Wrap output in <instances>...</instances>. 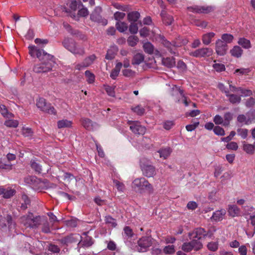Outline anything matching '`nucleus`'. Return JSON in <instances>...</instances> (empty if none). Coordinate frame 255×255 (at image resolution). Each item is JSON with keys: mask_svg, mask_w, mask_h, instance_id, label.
I'll list each match as a JSON object with an SVG mask.
<instances>
[{"mask_svg": "<svg viewBox=\"0 0 255 255\" xmlns=\"http://www.w3.org/2000/svg\"><path fill=\"white\" fill-rule=\"evenodd\" d=\"M172 152L171 149L170 147H166L162 148L158 150V152L159 154L160 157L163 159L167 158L171 154Z\"/></svg>", "mask_w": 255, "mask_h": 255, "instance_id": "f704fd0d", "label": "nucleus"}, {"mask_svg": "<svg viewBox=\"0 0 255 255\" xmlns=\"http://www.w3.org/2000/svg\"><path fill=\"white\" fill-rule=\"evenodd\" d=\"M138 26L135 22H130L129 26V31L132 34H136L138 31Z\"/></svg>", "mask_w": 255, "mask_h": 255, "instance_id": "6e6d98bb", "label": "nucleus"}, {"mask_svg": "<svg viewBox=\"0 0 255 255\" xmlns=\"http://www.w3.org/2000/svg\"><path fill=\"white\" fill-rule=\"evenodd\" d=\"M162 62L164 66L168 68L172 67L175 65V60L173 57L163 58Z\"/></svg>", "mask_w": 255, "mask_h": 255, "instance_id": "2f4dec72", "label": "nucleus"}, {"mask_svg": "<svg viewBox=\"0 0 255 255\" xmlns=\"http://www.w3.org/2000/svg\"><path fill=\"white\" fill-rule=\"evenodd\" d=\"M125 15L126 14L124 12L117 11L114 14V17L116 20H118V21H120V20L123 19Z\"/></svg>", "mask_w": 255, "mask_h": 255, "instance_id": "e2e57ef3", "label": "nucleus"}, {"mask_svg": "<svg viewBox=\"0 0 255 255\" xmlns=\"http://www.w3.org/2000/svg\"><path fill=\"white\" fill-rule=\"evenodd\" d=\"M21 130L22 134L25 137H31L33 135V131L30 128L23 127Z\"/></svg>", "mask_w": 255, "mask_h": 255, "instance_id": "3c124183", "label": "nucleus"}, {"mask_svg": "<svg viewBox=\"0 0 255 255\" xmlns=\"http://www.w3.org/2000/svg\"><path fill=\"white\" fill-rule=\"evenodd\" d=\"M233 118L232 114L230 112H227L225 114L224 116V126H228L230 124V121L232 120Z\"/></svg>", "mask_w": 255, "mask_h": 255, "instance_id": "49530a36", "label": "nucleus"}, {"mask_svg": "<svg viewBox=\"0 0 255 255\" xmlns=\"http://www.w3.org/2000/svg\"><path fill=\"white\" fill-rule=\"evenodd\" d=\"M191 11L196 13H208L214 10L213 7L211 6H195L193 7H188Z\"/></svg>", "mask_w": 255, "mask_h": 255, "instance_id": "aec40b11", "label": "nucleus"}, {"mask_svg": "<svg viewBox=\"0 0 255 255\" xmlns=\"http://www.w3.org/2000/svg\"><path fill=\"white\" fill-rule=\"evenodd\" d=\"M135 247H131V249L139 253L146 252L152 244V239L150 237H142L134 243Z\"/></svg>", "mask_w": 255, "mask_h": 255, "instance_id": "7ed1b4c3", "label": "nucleus"}, {"mask_svg": "<svg viewBox=\"0 0 255 255\" xmlns=\"http://www.w3.org/2000/svg\"><path fill=\"white\" fill-rule=\"evenodd\" d=\"M213 131L216 134L218 135H224L225 134L224 129L219 126L214 127Z\"/></svg>", "mask_w": 255, "mask_h": 255, "instance_id": "bf43d9fd", "label": "nucleus"}, {"mask_svg": "<svg viewBox=\"0 0 255 255\" xmlns=\"http://www.w3.org/2000/svg\"><path fill=\"white\" fill-rule=\"evenodd\" d=\"M79 237L78 234H71L60 239V242L62 244L68 246L70 244L77 242Z\"/></svg>", "mask_w": 255, "mask_h": 255, "instance_id": "6ab92c4d", "label": "nucleus"}, {"mask_svg": "<svg viewBox=\"0 0 255 255\" xmlns=\"http://www.w3.org/2000/svg\"><path fill=\"white\" fill-rule=\"evenodd\" d=\"M218 242H211L207 244V247L209 250L216 252L218 249Z\"/></svg>", "mask_w": 255, "mask_h": 255, "instance_id": "09e8293b", "label": "nucleus"}, {"mask_svg": "<svg viewBox=\"0 0 255 255\" xmlns=\"http://www.w3.org/2000/svg\"><path fill=\"white\" fill-rule=\"evenodd\" d=\"M213 53V50L210 48H202L198 49L190 53V55L196 57H208L211 56Z\"/></svg>", "mask_w": 255, "mask_h": 255, "instance_id": "9b49d317", "label": "nucleus"}, {"mask_svg": "<svg viewBox=\"0 0 255 255\" xmlns=\"http://www.w3.org/2000/svg\"><path fill=\"white\" fill-rule=\"evenodd\" d=\"M89 14V11L87 8L81 6L78 10L77 15L75 13H73L71 12L70 16L75 20H78L79 17H86Z\"/></svg>", "mask_w": 255, "mask_h": 255, "instance_id": "5701e85b", "label": "nucleus"}, {"mask_svg": "<svg viewBox=\"0 0 255 255\" xmlns=\"http://www.w3.org/2000/svg\"><path fill=\"white\" fill-rule=\"evenodd\" d=\"M30 165L31 168L34 170V171L38 173H41L42 172V166L39 164V163L36 162L34 160H31L30 161Z\"/></svg>", "mask_w": 255, "mask_h": 255, "instance_id": "4c0bfd02", "label": "nucleus"}, {"mask_svg": "<svg viewBox=\"0 0 255 255\" xmlns=\"http://www.w3.org/2000/svg\"><path fill=\"white\" fill-rule=\"evenodd\" d=\"M22 200L23 203H21L20 208L21 210H25L27 208V205H29L30 201L28 196L24 194L22 196Z\"/></svg>", "mask_w": 255, "mask_h": 255, "instance_id": "ea45409f", "label": "nucleus"}, {"mask_svg": "<svg viewBox=\"0 0 255 255\" xmlns=\"http://www.w3.org/2000/svg\"><path fill=\"white\" fill-rule=\"evenodd\" d=\"M132 187L135 191L142 193L145 190L149 192L153 191V187L151 184L144 177L137 178L132 183Z\"/></svg>", "mask_w": 255, "mask_h": 255, "instance_id": "20e7f679", "label": "nucleus"}, {"mask_svg": "<svg viewBox=\"0 0 255 255\" xmlns=\"http://www.w3.org/2000/svg\"><path fill=\"white\" fill-rule=\"evenodd\" d=\"M244 150L249 154H253L255 150V145L251 144H244Z\"/></svg>", "mask_w": 255, "mask_h": 255, "instance_id": "37998d69", "label": "nucleus"}, {"mask_svg": "<svg viewBox=\"0 0 255 255\" xmlns=\"http://www.w3.org/2000/svg\"><path fill=\"white\" fill-rule=\"evenodd\" d=\"M96 59L95 55H91L88 57L86 58L83 62V67H88L91 65Z\"/></svg>", "mask_w": 255, "mask_h": 255, "instance_id": "58836bf2", "label": "nucleus"}, {"mask_svg": "<svg viewBox=\"0 0 255 255\" xmlns=\"http://www.w3.org/2000/svg\"><path fill=\"white\" fill-rule=\"evenodd\" d=\"M83 4L81 2H78L76 0H72L70 4V8L74 11H75L77 8H80L81 6H83Z\"/></svg>", "mask_w": 255, "mask_h": 255, "instance_id": "de8ad7c7", "label": "nucleus"}, {"mask_svg": "<svg viewBox=\"0 0 255 255\" xmlns=\"http://www.w3.org/2000/svg\"><path fill=\"white\" fill-rule=\"evenodd\" d=\"M83 235L86 236L84 239H82V237L80 236L79 237L81 240L78 244L77 247L78 252H80L81 248H89L94 244V241L92 238L87 236V233L85 232L83 233Z\"/></svg>", "mask_w": 255, "mask_h": 255, "instance_id": "ddd939ff", "label": "nucleus"}, {"mask_svg": "<svg viewBox=\"0 0 255 255\" xmlns=\"http://www.w3.org/2000/svg\"><path fill=\"white\" fill-rule=\"evenodd\" d=\"M116 26L117 30L121 32H125L128 28L127 23L122 21L117 22Z\"/></svg>", "mask_w": 255, "mask_h": 255, "instance_id": "e433bc0d", "label": "nucleus"}, {"mask_svg": "<svg viewBox=\"0 0 255 255\" xmlns=\"http://www.w3.org/2000/svg\"><path fill=\"white\" fill-rule=\"evenodd\" d=\"M226 210L222 209L214 212L211 219L215 221H219L223 219V216L226 214Z\"/></svg>", "mask_w": 255, "mask_h": 255, "instance_id": "a878e982", "label": "nucleus"}, {"mask_svg": "<svg viewBox=\"0 0 255 255\" xmlns=\"http://www.w3.org/2000/svg\"><path fill=\"white\" fill-rule=\"evenodd\" d=\"M39 179L35 176H29L25 179V181L28 184L34 185L35 183L39 182Z\"/></svg>", "mask_w": 255, "mask_h": 255, "instance_id": "864d4df0", "label": "nucleus"}, {"mask_svg": "<svg viewBox=\"0 0 255 255\" xmlns=\"http://www.w3.org/2000/svg\"><path fill=\"white\" fill-rule=\"evenodd\" d=\"M20 222L26 228L31 229H37L41 225V231L45 234L50 233L53 226V223L49 222L46 217L34 216L31 212L22 216L20 218Z\"/></svg>", "mask_w": 255, "mask_h": 255, "instance_id": "f03ea898", "label": "nucleus"}, {"mask_svg": "<svg viewBox=\"0 0 255 255\" xmlns=\"http://www.w3.org/2000/svg\"><path fill=\"white\" fill-rule=\"evenodd\" d=\"M228 212L231 216L234 217L240 215V210L236 205H229Z\"/></svg>", "mask_w": 255, "mask_h": 255, "instance_id": "c85d7f7f", "label": "nucleus"}, {"mask_svg": "<svg viewBox=\"0 0 255 255\" xmlns=\"http://www.w3.org/2000/svg\"><path fill=\"white\" fill-rule=\"evenodd\" d=\"M36 106L43 112L49 114L55 115L56 113L54 108L51 106L50 104H47L43 98H39L36 103Z\"/></svg>", "mask_w": 255, "mask_h": 255, "instance_id": "1a4fd4ad", "label": "nucleus"}, {"mask_svg": "<svg viewBox=\"0 0 255 255\" xmlns=\"http://www.w3.org/2000/svg\"><path fill=\"white\" fill-rule=\"evenodd\" d=\"M174 124L172 121H167L163 123V128L166 130L170 129L173 127Z\"/></svg>", "mask_w": 255, "mask_h": 255, "instance_id": "338daca9", "label": "nucleus"}, {"mask_svg": "<svg viewBox=\"0 0 255 255\" xmlns=\"http://www.w3.org/2000/svg\"><path fill=\"white\" fill-rule=\"evenodd\" d=\"M0 226L3 228L8 226L9 230L14 229L15 224L13 222L11 215L7 214L6 216H0Z\"/></svg>", "mask_w": 255, "mask_h": 255, "instance_id": "4468645a", "label": "nucleus"}, {"mask_svg": "<svg viewBox=\"0 0 255 255\" xmlns=\"http://www.w3.org/2000/svg\"><path fill=\"white\" fill-rule=\"evenodd\" d=\"M131 110L138 116H142L145 113V109L140 105H137L135 107H132Z\"/></svg>", "mask_w": 255, "mask_h": 255, "instance_id": "a18cd8bd", "label": "nucleus"}, {"mask_svg": "<svg viewBox=\"0 0 255 255\" xmlns=\"http://www.w3.org/2000/svg\"><path fill=\"white\" fill-rule=\"evenodd\" d=\"M228 49V45L222 40L219 39L216 41L215 50L218 55H224L227 53Z\"/></svg>", "mask_w": 255, "mask_h": 255, "instance_id": "2eb2a0df", "label": "nucleus"}, {"mask_svg": "<svg viewBox=\"0 0 255 255\" xmlns=\"http://www.w3.org/2000/svg\"><path fill=\"white\" fill-rule=\"evenodd\" d=\"M72 122L67 120H62L58 121L57 127L59 128H69L72 126Z\"/></svg>", "mask_w": 255, "mask_h": 255, "instance_id": "c9c22d12", "label": "nucleus"}, {"mask_svg": "<svg viewBox=\"0 0 255 255\" xmlns=\"http://www.w3.org/2000/svg\"><path fill=\"white\" fill-rule=\"evenodd\" d=\"M171 95L172 96L174 101L175 102H178L180 99L184 97V95L183 91L181 90L179 87L174 86L171 90Z\"/></svg>", "mask_w": 255, "mask_h": 255, "instance_id": "a211bd4d", "label": "nucleus"}, {"mask_svg": "<svg viewBox=\"0 0 255 255\" xmlns=\"http://www.w3.org/2000/svg\"><path fill=\"white\" fill-rule=\"evenodd\" d=\"M85 76L87 78V81L89 83H93L95 81V76L90 71H85Z\"/></svg>", "mask_w": 255, "mask_h": 255, "instance_id": "5fc2aeb1", "label": "nucleus"}, {"mask_svg": "<svg viewBox=\"0 0 255 255\" xmlns=\"http://www.w3.org/2000/svg\"><path fill=\"white\" fill-rule=\"evenodd\" d=\"M141 168L143 175L147 177H153L156 174L155 168L151 165L143 164Z\"/></svg>", "mask_w": 255, "mask_h": 255, "instance_id": "f3484780", "label": "nucleus"}, {"mask_svg": "<svg viewBox=\"0 0 255 255\" xmlns=\"http://www.w3.org/2000/svg\"><path fill=\"white\" fill-rule=\"evenodd\" d=\"M123 236L125 240V243L129 248L134 247V242L136 240V235L133 233L132 229L128 226L124 228Z\"/></svg>", "mask_w": 255, "mask_h": 255, "instance_id": "423d86ee", "label": "nucleus"}, {"mask_svg": "<svg viewBox=\"0 0 255 255\" xmlns=\"http://www.w3.org/2000/svg\"><path fill=\"white\" fill-rule=\"evenodd\" d=\"M29 54L32 57H36L41 62L36 64L33 67V71L35 73H46L52 70L55 64L54 56L45 52L40 47L35 45L28 46Z\"/></svg>", "mask_w": 255, "mask_h": 255, "instance_id": "f257e3e1", "label": "nucleus"}, {"mask_svg": "<svg viewBox=\"0 0 255 255\" xmlns=\"http://www.w3.org/2000/svg\"><path fill=\"white\" fill-rule=\"evenodd\" d=\"M105 222L106 224H109L112 227H115L117 226L116 220L110 216L106 217Z\"/></svg>", "mask_w": 255, "mask_h": 255, "instance_id": "603ef678", "label": "nucleus"}, {"mask_svg": "<svg viewBox=\"0 0 255 255\" xmlns=\"http://www.w3.org/2000/svg\"><path fill=\"white\" fill-rule=\"evenodd\" d=\"M163 44L166 47L169 51L173 54H176L177 53L176 48L181 46L182 45H185L187 43L186 39H183L182 41L180 39H177L175 41L170 42L167 40L164 39L162 41Z\"/></svg>", "mask_w": 255, "mask_h": 255, "instance_id": "0eeeda50", "label": "nucleus"}, {"mask_svg": "<svg viewBox=\"0 0 255 255\" xmlns=\"http://www.w3.org/2000/svg\"><path fill=\"white\" fill-rule=\"evenodd\" d=\"M218 88L223 93H224L227 96L229 93V90L227 88L225 85L222 83H219L218 85Z\"/></svg>", "mask_w": 255, "mask_h": 255, "instance_id": "774afa93", "label": "nucleus"}, {"mask_svg": "<svg viewBox=\"0 0 255 255\" xmlns=\"http://www.w3.org/2000/svg\"><path fill=\"white\" fill-rule=\"evenodd\" d=\"M229 98V101L233 104H239L241 102V98L240 96L237 95L230 94V93L226 96Z\"/></svg>", "mask_w": 255, "mask_h": 255, "instance_id": "7c9ffc66", "label": "nucleus"}, {"mask_svg": "<svg viewBox=\"0 0 255 255\" xmlns=\"http://www.w3.org/2000/svg\"><path fill=\"white\" fill-rule=\"evenodd\" d=\"M144 51L149 54H153L154 51V46L150 42H146L143 46Z\"/></svg>", "mask_w": 255, "mask_h": 255, "instance_id": "a19ab883", "label": "nucleus"}, {"mask_svg": "<svg viewBox=\"0 0 255 255\" xmlns=\"http://www.w3.org/2000/svg\"><path fill=\"white\" fill-rule=\"evenodd\" d=\"M174 246L173 245H169L166 246L163 249V252L166 254H172L175 252Z\"/></svg>", "mask_w": 255, "mask_h": 255, "instance_id": "4d7b16f0", "label": "nucleus"}, {"mask_svg": "<svg viewBox=\"0 0 255 255\" xmlns=\"http://www.w3.org/2000/svg\"><path fill=\"white\" fill-rule=\"evenodd\" d=\"M199 124V122H195L193 124L187 125L186 128L188 131H192L198 127Z\"/></svg>", "mask_w": 255, "mask_h": 255, "instance_id": "69168bd1", "label": "nucleus"}, {"mask_svg": "<svg viewBox=\"0 0 255 255\" xmlns=\"http://www.w3.org/2000/svg\"><path fill=\"white\" fill-rule=\"evenodd\" d=\"M128 123L129 125L130 129L135 134L143 135L145 133V127L141 126L139 122L129 121Z\"/></svg>", "mask_w": 255, "mask_h": 255, "instance_id": "9d476101", "label": "nucleus"}, {"mask_svg": "<svg viewBox=\"0 0 255 255\" xmlns=\"http://www.w3.org/2000/svg\"><path fill=\"white\" fill-rule=\"evenodd\" d=\"M64 47L73 54L83 55L85 53L83 47L78 45L72 39L66 38L62 42Z\"/></svg>", "mask_w": 255, "mask_h": 255, "instance_id": "39448f33", "label": "nucleus"}, {"mask_svg": "<svg viewBox=\"0 0 255 255\" xmlns=\"http://www.w3.org/2000/svg\"><path fill=\"white\" fill-rule=\"evenodd\" d=\"M139 17L140 13L138 11H131L128 14V19L130 22L137 21Z\"/></svg>", "mask_w": 255, "mask_h": 255, "instance_id": "473e14b6", "label": "nucleus"}, {"mask_svg": "<svg viewBox=\"0 0 255 255\" xmlns=\"http://www.w3.org/2000/svg\"><path fill=\"white\" fill-rule=\"evenodd\" d=\"M243 53V50L239 46H234L233 48L231 49L230 53L232 56L236 58H240L242 56Z\"/></svg>", "mask_w": 255, "mask_h": 255, "instance_id": "bb28decb", "label": "nucleus"}, {"mask_svg": "<svg viewBox=\"0 0 255 255\" xmlns=\"http://www.w3.org/2000/svg\"><path fill=\"white\" fill-rule=\"evenodd\" d=\"M63 26L68 32L72 35L78 37L80 39L84 40L85 39V36L81 32L77 30H74L71 28V26L67 23H63Z\"/></svg>", "mask_w": 255, "mask_h": 255, "instance_id": "412c9836", "label": "nucleus"}, {"mask_svg": "<svg viewBox=\"0 0 255 255\" xmlns=\"http://www.w3.org/2000/svg\"><path fill=\"white\" fill-rule=\"evenodd\" d=\"M138 40L139 39L136 36L131 35L128 37L127 42L129 46L134 47L137 44Z\"/></svg>", "mask_w": 255, "mask_h": 255, "instance_id": "79ce46f5", "label": "nucleus"}, {"mask_svg": "<svg viewBox=\"0 0 255 255\" xmlns=\"http://www.w3.org/2000/svg\"><path fill=\"white\" fill-rule=\"evenodd\" d=\"M48 250L54 253H58L60 252V249L57 246L50 244L48 247Z\"/></svg>", "mask_w": 255, "mask_h": 255, "instance_id": "0e129e2a", "label": "nucleus"}, {"mask_svg": "<svg viewBox=\"0 0 255 255\" xmlns=\"http://www.w3.org/2000/svg\"><path fill=\"white\" fill-rule=\"evenodd\" d=\"M215 34L214 32H209L204 34L202 36V42L205 45H209L212 40V39L215 36Z\"/></svg>", "mask_w": 255, "mask_h": 255, "instance_id": "c756f323", "label": "nucleus"}, {"mask_svg": "<svg viewBox=\"0 0 255 255\" xmlns=\"http://www.w3.org/2000/svg\"><path fill=\"white\" fill-rule=\"evenodd\" d=\"M213 67L217 72H222L225 70L224 65L221 63H215L213 65Z\"/></svg>", "mask_w": 255, "mask_h": 255, "instance_id": "680f3d73", "label": "nucleus"}, {"mask_svg": "<svg viewBox=\"0 0 255 255\" xmlns=\"http://www.w3.org/2000/svg\"><path fill=\"white\" fill-rule=\"evenodd\" d=\"M144 56L143 54L137 53L134 54L132 57L131 64L133 65H138L143 62Z\"/></svg>", "mask_w": 255, "mask_h": 255, "instance_id": "b1692460", "label": "nucleus"}, {"mask_svg": "<svg viewBox=\"0 0 255 255\" xmlns=\"http://www.w3.org/2000/svg\"><path fill=\"white\" fill-rule=\"evenodd\" d=\"M15 193V190L12 189H5L4 191V193L3 195V197L4 198H9L13 196Z\"/></svg>", "mask_w": 255, "mask_h": 255, "instance_id": "13d9d810", "label": "nucleus"}, {"mask_svg": "<svg viewBox=\"0 0 255 255\" xmlns=\"http://www.w3.org/2000/svg\"><path fill=\"white\" fill-rule=\"evenodd\" d=\"M248 130L245 128H239L237 129L238 134L243 138L245 139L248 135Z\"/></svg>", "mask_w": 255, "mask_h": 255, "instance_id": "052dcab7", "label": "nucleus"}, {"mask_svg": "<svg viewBox=\"0 0 255 255\" xmlns=\"http://www.w3.org/2000/svg\"><path fill=\"white\" fill-rule=\"evenodd\" d=\"M205 230L202 228H197L192 232L189 233L190 240H197L199 241L203 237H205Z\"/></svg>", "mask_w": 255, "mask_h": 255, "instance_id": "dca6fc26", "label": "nucleus"}, {"mask_svg": "<svg viewBox=\"0 0 255 255\" xmlns=\"http://www.w3.org/2000/svg\"><path fill=\"white\" fill-rule=\"evenodd\" d=\"M238 43L245 49H249L251 47L250 41L244 37L240 38Z\"/></svg>", "mask_w": 255, "mask_h": 255, "instance_id": "72a5a7b5", "label": "nucleus"}, {"mask_svg": "<svg viewBox=\"0 0 255 255\" xmlns=\"http://www.w3.org/2000/svg\"><path fill=\"white\" fill-rule=\"evenodd\" d=\"M188 243H185L182 246V250L185 252H189L192 250L196 251L201 250L203 248L202 243L197 240H191Z\"/></svg>", "mask_w": 255, "mask_h": 255, "instance_id": "6e6552de", "label": "nucleus"}, {"mask_svg": "<svg viewBox=\"0 0 255 255\" xmlns=\"http://www.w3.org/2000/svg\"><path fill=\"white\" fill-rule=\"evenodd\" d=\"M4 125L9 128H16L18 125V122L16 120H8L4 122Z\"/></svg>", "mask_w": 255, "mask_h": 255, "instance_id": "8fccbe9b", "label": "nucleus"}, {"mask_svg": "<svg viewBox=\"0 0 255 255\" xmlns=\"http://www.w3.org/2000/svg\"><path fill=\"white\" fill-rule=\"evenodd\" d=\"M234 39V36L233 35L228 33H225L222 35L221 39L224 41L226 44L228 43H231Z\"/></svg>", "mask_w": 255, "mask_h": 255, "instance_id": "c03bdc74", "label": "nucleus"}, {"mask_svg": "<svg viewBox=\"0 0 255 255\" xmlns=\"http://www.w3.org/2000/svg\"><path fill=\"white\" fill-rule=\"evenodd\" d=\"M123 66L122 62H118L115 66V68L112 70L110 74V77L113 79H116L119 75L121 69Z\"/></svg>", "mask_w": 255, "mask_h": 255, "instance_id": "cd10ccee", "label": "nucleus"}, {"mask_svg": "<svg viewBox=\"0 0 255 255\" xmlns=\"http://www.w3.org/2000/svg\"><path fill=\"white\" fill-rule=\"evenodd\" d=\"M101 12L102 8L99 6L96 7L90 15V19L94 22L100 23L103 25H106L107 24L108 21L107 19L102 18L101 15Z\"/></svg>", "mask_w": 255, "mask_h": 255, "instance_id": "f8f14e48", "label": "nucleus"}, {"mask_svg": "<svg viewBox=\"0 0 255 255\" xmlns=\"http://www.w3.org/2000/svg\"><path fill=\"white\" fill-rule=\"evenodd\" d=\"M81 122L84 128L89 130H94L97 127L96 124H93L91 120L87 118H82Z\"/></svg>", "mask_w": 255, "mask_h": 255, "instance_id": "4be33fe9", "label": "nucleus"}, {"mask_svg": "<svg viewBox=\"0 0 255 255\" xmlns=\"http://www.w3.org/2000/svg\"><path fill=\"white\" fill-rule=\"evenodd\" d=\"M160 16L162 19L166 24L170 25L173 21V18L172 16L167 14L165 10H162L160 13Z\"/></svg>", "mask_w": 255, "mask_h": 255, "instance_id": "393cba45", "label": "nucleus"}]
</instances>
